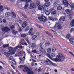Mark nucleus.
Returning a JSON list of instances; mask_svg holds the SVG:
<instances>
[{
  "instance_id": "f257e3e1",
  "label": "nucleus",
  "mask_w": 74,
  "mask_h": 74,
  "mask_svg": "<svg viewBox=\"0 0 74 74\" xmlns=\"http://www.w3.org/2000/svg\"><path fill=\"white\" fill-rule=\"evenodd\" d=\"M65 59V57L63 56L61 53H59L58 55L57 56L56 58L53 59V60L56 62H62L64 61V59Z\"/></svg>"
},
{
  "instance_id": "f03ea898",
  "label": "nucleus",
  "mask_w": 74,
  "mask_h": 74,
  "mask_svg": "<svg viewBox=\"0 0 74 74\" xmlns=\"http://www.w3.org/2000/svg\"><path fill=\"white\" fill-rule=\"evenodd\" d=\"M19 48V46H17L16 47H15L14 49V48L10 47L8 48L9 49V51H8L9 53H12V54H14L15 53V52L16 51V49H18V48Z\"/></svg>"
},
{
  "instance_id": "7ed1b4c3",
  "label": "nucleus",
  "mask_w": 74,
  "mask_h": 74,
  "mask_svg": "<svg viewBox=\"0 0 74 74\" xmlns=\"http://www.w3.org/2000/svg\"><path fill=\"white\" fill-rule=\"evenodd\" d=\"M23 1H25V3H27L25 6L24 7V8L25 10L27 9V8L29 7V3H30L32 2V0H22Z\"/></svg>"
},
{
  "instance_id": "20e7f679",
  "label": "nucleus",
  "mask_w": 74,
  "mask_h": 74,
  "mask_svg": "<svg viewBox=\"0 0 74 74\" xmlns=\"http://www.w3.org/2000/svg\"><path fill=\"white\" fill-rule=\"evenodd\" d=\"M38 19L41 22H45L47 21V18L45 16H42L38 18Z\"/></svg>"
},
{
  "instance_id": "39448f33",
  "label": "nucleus",
  "mask_w": 74,
  "mask_h": 74,
  "mask_svg": "<svg viewBox=\"0 0 74 74\" xmlns=\"http://www.w3.org/2000/svg\"><path fill=\"white\" fill-rule=\"evenodd\" d=\"M2 32H8L10 31V29L8 28V27H5L2 29Z\"/></svg>"
},
{
  "instance_id": "423d86ee",
  "label": "nucleus",
  "mask_w": 74,
  "mask_h": 74,
  "mask_svg": "<svg viewBox=\"0 0 74 74\" xmlns=\"http://www.w3.org/2000/svg\"><path fill=\"white\" fill-rule=\"evenodd\" d=\"M47 56L51 60H52V58H54L55 57V54L53 53H51V54H47Z\"/></svg>"
},
{
  "instance_id": "0eeeda50",
  "label": "nucleus",
  "mask_w": 74,
  "mask_h": 74,
  "mask_svg": "<svg viewBox=\"0 0 74 74\" xmlns=\"http://www.w3.org/2000/svg\"><path fill=\"white\" fill-rule=\"evenodd\" d=\"M65 7H67L69 5L68 2L66 0H63L62 1Z\"/></svg>"
},
{
  "instance_id": "6e6552de",
  "label": "nucleus",
  "mask_w": 74,
  "mask_h": 74,
  "mask_svg": "<svg viewBox=\"0 0 74 74\" xmlns=\"http://www.w3.org/2000/svg\"><path fill=\"white\" fill-rule=\"evenodd\" d=\"M33 29L32 28H31L28 32V34L32 36L34 34L33 32L32 31Z\"/></svg>"
},
{
  "instance_id": "1a4fd4ad",
  "label": "nucleus",
  "mask_w": 74,
  "mask_h": 74,
  "mask_svg": "<svg viewBox=\"0 0 74 74\" xmlns=\"http://www.w3.org/2000/svg\"><path fill=\"white\" fill-rule=\"evenodd\" d=\"M42 8L43 10V11H44L45 14H46L47 15H49L50 14V12H49V11L47 10H45V7L43 8V7Z\"/></svg>"
},
{
  "instance_id": "9d476101",
  "label": "nucleus",
  "mask_w": 74,
  "mask_h": 74,
  "mask_svg": "<svg viewBox=\"0 0 74 74\" xmlns=\"http://www.w3.org/2000/svg\"><path fill=\"white\" fill-rule=\"evenodd\" d=\"M50 11L51 14L55 15V14H56V10L53 9H50Z\"/></svg>"
},
{
  "instance_id": "9b49d317",
  "label": "nucleus",
  "mask_w": 74,
  "mask_h": 74,
  "mask_svg": "<svg viewBox=\"0 0 74 74\" xmlns=\"http://www.w3.org/2000/svg\"><path fill=\"white\" fill-rule=\"evenodd\" d=\"M36 7V4L34 3H31L30 5V9H33Z\"/></svg>"
},
{
  "instance_id": "f8f14e48",
  "label": "nucleus",
  "mask_w": 74,
  "mask_h": 74,
  "mask_svg": "<svg viewBox=\"0 0 74 74\" xmlns=\"http://www.w3.org/2000/svg\"><path fill=\"white\" fill-rule=\"evenodd\" d=\"M31 69L30 68H29L28 67H25L23 70V71L24 72H26V71H30Z\"/></svg>"
},
{
  "instance_id": "ddd939ff",
  "label": "nucleus",
  "mask_w": 74,
  "mask_h": 74,
  "mask_svg": "<svg viewBox=\"0 0 74 74\" xmlns=\"http://www.w3.org/2000/svg\"><path fill=\"white\" fill-rule=\"evenodd\" d=\"M65 12L66 13V14H68V15H69V14L71 13V10L69 9H66L65 10Z\"/></svg>"
},
{
  "instance_id": "4468645a",
  "label": "nucleus",
  "mask_w": 74,
  "mask_h": 74,
  "mask_svg": "<svg viewBox=\"0 0 74 74\" xmlns=\"http://www.w3.org/2000/svg\"><path fill=\"white\" fill-rule=\"evenodd\" d=\"M10 14L11 15V16L12 18H16V15L14 12H11Z\"/></svg>"
},
{
  "instance_id": "2eb2a0df",
  "label": "nucleus",
  "mask_w": 74,
  "mask_h": 74,
  "mask_svg": "<svg viewBox=\"0 0 74 74\" xmlns=\"http://www.w3.org/2000/svg\"><path fill=\"white\" fill-rule=\"evenodd\" d=\"M69 41H70V43L71 44H74V39L72 38H71L69 39Z\"/></svg>"
},
{
  "instance_id": "dca6fc26",
  "label": "nucleus",
  "mask_w": 74,
  "mask_h": 74,
  "mask_svg": "<svg viewBox=\"0 0 74 74\" xmlns=\"http://www.w3.org/2000/svg\"><path fill=\"white\" fill-rule=\"evenodd\" d=\"M60 21H65V17L64 16L61 17L59 19Z\"/></svg>"
},
{
  "instance_id": "f3484780",
  "label": "nucleus",
  "mask_w": 74,
  "mask_h": 74,
  "mask_svg": "<svg viewBox=\"0 0 74 74\" xmlns=\"http://www.w3.org/2000/svg\"><path fill=\"white\" fill-rule=\"evenodd\" d=\"M11 54L10 53L8 52V53L6 52H5L4 53V55H6L7 57H8V56H10Z\"/></svg>"
},
{
  "instance_id": "a211bd4d",
  "label": "nucleus",
  "mask_w": 74,
  "mask_h": 74,
  "mask_svg": "<svg viewBox=\"0 0 74 74\" xmlns=\"http://www.w3.org/2000/svg\"><path fill=\"white\" fill-rule=\"evenodd\" d=\"M45 33H46L47 34H48V36H51L52 37H53L52 35H51V33H49V32L47 31H45Z\"/></svg>"
},
{
  "instance_id": "6ab92c4d",
  "label": "nucleus",
  "mask_w": 74,
  "mask_h": 74,
  "mask_svg": "<svg viewBox=\"0 0 74 74\" xmlns=\"http://www.w3.org/2000/svg\"><path fill=\"white\" fill-rule=\"evenodd\" d=\"M27 26V24L25 23H23L22 25V27L23 28H25V27H26Z\"/></svg>"
},
{
  "instance_id": "aec40b11",
  "label": "nucleus",
  "mask_w": 74,
  "mask_h": 74,
  "mask_svg": "<svg viewBox=\"0 0 74 74\" xmlns=\"http://www.w3.org/2000/svg\"><path fill=\"white\" fill-rule=\"evenodd\" d=\"M20 14L21 15H22L23 17H24L25 18H27V16L24 14L23 13H22V12H19Z\"/></svg>"
},
{
  "instance_id": "412c9836",
  "label": "nucleus",
  "mask_w": 74,
  "mask_h": 74,
  "mask_svg": "<svg viewBox=\"0 0 74 74\" xmlns=\"http://www.w3.org/2000/svg\"><path fill=\"white\" fill-rule=\"evenodd\" d=\"M47 60H48V61L49 62V63L51 64V65H55V64L53 63V62L51 61V60H50L49 59H48V58H47Z\"/></svg>"
},
{
  "instance_id": "4be33fe9",
  "label": "nucleus",
  "mask_w": 74,
  "mask_h": 74,
  "mask_svg": "<svg viewBox=\"0 0 74 74\" xmlns=\"http://www.w3.org/2000/svg\"><path fill=\"white\" fill-rule=\"evenodd\" d=\"M69 6L71 7L72 10H73L74 9V6L72 3H70L69 4Z\"/></svg>"
},
{
  "instance_id": "5701e85b",
  "label": "nucleus",
  "mask_w": 74,
  "mask_h": 74,
  "mask_svg": "<svg viewBox=\"0 0 74 74\" xmlns=\"http://www.w3.org/2000/svg\"><path fill=\"white\" fill-rule=\"evenodd\" d=\"M70 25L71 26H74V19L71 22Z\"/></svg>"
},
{
  "instance_id": "b1692460",
  "label": "nucleus",
  "mask_w": 74,
  "mask_h": 74,
  "mask_svg": "<svg viewBox=\"0 0 74 74\" xmlns=\"http://www.w3.org/2000/svg\"><path fill=\"white\" fill-rule=\"evenodd\" d=\"M50 5H51V3L50 2L45 3V6L47 7H49Z\"/></svg>"
},
{
  "instance_id": "393cba45",
  "label": "nucleus",
  "mask_w": 74,
  "mask_h": 74,
  "mask_svg": "<svg viewBox=\"0 0 74 74\" xmlns=\"http://www.w3.org/2000/svg\"><path fill=\"white\" fill-rule=\"evenodd\" d=\"M62 28V26L60 25H58L57 26V29L58 30H60Z\"/></svg>"
},
{
  "instance_id": "a878e982",
  "label": "nucleus",
  "mask_w": 74,
  "mask_h": 74,
  "mask_svg": "<svg viewBox=\"0 0 74 74\" xmlns=\"http://www.w3.org/2000/svg\"><path fill=\"white\" fill-rule=\"evenodd\" d=\"M42 8H43V7L42 6L40 5L38 7V9L39 10H40L41 11L42 10Z\"/></svg>"
},
{
  "instance_id": "bb28decb",
  "label": "nucleus",
  "mask_w": 74,
  "mask_h": 74,
  "mask_svg": "<svg viewBox=\"0 0 74 74\" xmlns=\"http://www.w3.org/2000/svg\"><path fill=\"white\" fill-rule=\"evenodd\" d=\"M10 15V13L9 12H7L6 13H5V16L6 17H8V16H9Z\"/></svg>"
},
{
  "instance_id": "cd10ccee",
  "label": "nucleus",
  "mask_w": 74,
  "mask_h": 74,
  "mask_svg": "<svg viewBox=\"0 0 74 74\" xmlns=\"http://www.w3.org/2000/svg\"><path fill=\"white\" fill-rule=\"evenodd\" d=\"M50 44V42H49V41H47L45 43V45L46 46H47V47H48V46H49Z\"/></svg>"
},
{
  "instance_id": "c85d7f7f",
  "label": "nucleus",
  "mask_w": 74,
  "mask_h": 74,
  "mask_svg": "<svg viewBox=\"0 0 74 74\" xmlns=\"http://www.w3.org/2000/svg\"><path fill=\"white\" fill-rule=\"evenodd\" d=\"M62 9V6L60 5L58 6L57 8V9L58 10H59L60 11V10H61Z\"/></svg>"
},
{
  "instance_id": "c756f323",
  "label": "nucleus",
  "mask_w": 74,
  "mask_h": 74,
  "mask_svg": "<svg viewBox=\"0 0 74 74\" xmlns=\"http://www.w3.org/2000/svg\"><path fill=\"white\" fill-rule=\"evenodd\" d=\"M12 32L13 34H14V35H15V34H16L17 33L18 31H16L14 30L12 31Z\"/></svg>"
},
{
  "instance_id": "7c9ffc66",
  "label": "nucleus",
  "mask_w": 74,
  "mask_h": 74,
  "mask_svg": "<svg viewBox=\"0 0 74 74\" xmlns=\"http://www.w3.org/2000/svg\"><path fill=\"white\" fill-rule=\"evenodd\" d=\"M4 10V7H3L2 6H1L0 7V11H3Z\"/></svg>"
},
{
  "instance_id": "2f4dec72",
  "label": "nucleus",
  "mask_w": 74,
  "mask_h": 74,
  "mask_svg": "<svg viewBox=\"0 0 74 74\" xmlns=\"http://www.w3.org/2000/svg\"><path fill=\"white\" fill-rule=\"evenodd\" d=\"M29 29H30V28L29 26H27L26 27L25 31V32H28Z\"/></svg>"
},
{
  "instance_id": "473e14b6",
  "label": "nucleus",
  "mask_w": 74,
  "mask_h": 74,
  "mask_svg": "<svg viewBox=\"0 0 74 74\" xmlns=\"http://www.w3.org/2000/svg\"><path fill=\"white\" fill-rule=\"evenodd\" d=\"M36 38H37V36L36 35H34L32 36V40H34Z\"/></svg>"
},
{
  "instance_id": "72a5a7b5",
  "label": "nucleus",
  "mask_w": 74,
  "mask_h": 74,
  "mask_svg": "<svg viewBox=\"0 0 74 74\" xmlns=\"http://www.w3.org/2000/svg\"><path fill=\"white\" fill-rule=\"evenodd\" d=\"M40 51L42 52H44V49L42 48V47H40Z\"/></svg>"
},
{
  "instance_id": "f704fd0d",
  "label": "nucleus",
  "mask_w": 74,
  "mask_h": 74,
  "mask_svg": "<svg viewBox=\"0 0 74 74\" xmlns=\"http://www.w3.org/2000/svg\"><path fill=\"white\" fill-rule=\"evenodd\" d=\"M47 51L49 53H51V49L50 48H48L47 49Z\"/></svg>"
},
{
  "instance_id": "c9c22d12",
  "label": "nucleus",
  "mask_w": 74,
  "mask_h": 74,
  "mask_svg": "<svg viewBox=\"0 0 74 74\" xmlns=\"http://www.w3.org/2000/svg\"><path fill=\"white\" fill-rule=\"evenodd\" d=\"M49 62L47 60H45V63L46 64H47V65H49V66L51 65L49 63H48Z\"/></svg>"
},
{
  "instance_id": "e433bc0d",
  "label": "nucleus",
  "mask_w": 74,
  "mask_h": 74,
  "mask_svg": "<svg viewBox=\"0 0 74 74\" xmlns=\"http://www.w3.org/2000/svg\"><path fill=\"white\" fill-rule=\"evenodd\" d=\"M9 46V44H8L7 45H3V48H7Z\"/></svg>"
},
{
  "instance_id": "4c0bfd02",
  "label": "nucleus",
  "mask_w": 74,
  "mask_h": 74,
  "mask_svg": "<svg viewBox=\"0 0 74 74\" xmlns=\"http://www.w3.org/2000/svg\"><path fill=\"white\" fill-rule=\"evenodd\" d=\"M9 59L10 60H14V57L12 56H11L9 57Z\"/></svg>"
},
{
  "instance_id": "58836bf2",
  "label": "nucleus",
  "mask_w": 74,
  "mask_h": 74,
  "mask_svg": "<svg viewBox=\"0 0 74 74\" xmlns=\"http://www.w3.org/2000/svg\"><path fill=\"white\" fill-rule=\"evenodd\" d=\"M31 47L32 48H35V47H36V45L34 43H32V45L31 46Z\"/></svg>"
},
{
  "instance_id": "ea45409f",
  "label": "nucleus",
  "mask_w": 74,
  "mask_h": 74,
  "mask_svg": "<svg viewBox=\"0 0 74 74\" xmlns=\"http://www.w3.org/2000/svg\"><path fill=\"white\" fill-rule=\"evenodd\" d=\"M22 37H25L26 36V34H22L21 35Z\"/></svg>"
},
{
  "instance_id": "a19ab883",
  "label": "nucleus",
  "mask_w": 74,
  "mask_h": 74,
  "mask_svg": "<svg viewBox=\"0 0 74 74\" xmlns=\"http://www.w3.org/2000/svg\"><path fill=\"white\" fill-rule=\"evenodd\" d=\"M49 19L51 21H54V19L52 17H49Z\"/></svg>"
},
{
  "instance_id": "79ce46f5",
  "label": "nucleus",
  "mask_w": 74,
  "mask_h": 74,
  "mask_svg": "<svg viewBox=\"0 0 74 74\" xmlns=\"http://www.w3.org/2000/svg\"><path fill=\"white\" fill-rule=\"evenodd\" d=\"M26 45V46H27V44L25 42L23 44H22L21 43H20V45Z\"/></svg>"
},
{
  "instance_id": "37998d69",
  "label": "nucleus",
  "mask_w": 74,
  "mask_h": 74,
  "mask_svg": "<svg viewBox=\"0 0 74 74\" xmlns=\"http://www.w3.org/2000/svg\"><path fill=\"white\" fill-rule=\"evenodd\" d=\"M18 22H19V23H20V24H21L22 22V20L21 18H19L18 19Z\"/></svg>"
},
{
  "instance_id": "c03bdc74",
  "label": "nucleus",
  "mask_w": 74,
  "mask_h": 74,
  "mask_svg": "<svg viewBox=\"0 0 74 74\" xmlns=\"http://www.w3.org/2000/svg\"><path fill=\"white\" fill-rule=\"evenodd\" d=\"M25 66L22 65H21L19 66V67H20V69H23V68Z\"/></svg>"
},
{
  "instance_id": "a18cd8bd",
  "label": "nucleus",
  "mask_w": 74,
  "mask_h": 74,
  "mask_svg": "<svg viewBox=\"0 0 74 74\" xmlns=\"http://www.w3.org/2000/svg\"><path fill=\"white\" fill-rule=\"evenodd\" d=\"M12 63L13 64H16V61H15L14 60H12Z\"/></svg>"
},
{
  "instance_id": "49530a36",
  "label": "nucleus",
  "mask_w": 74,
  "mask_h": 74,
  "mask_svg": "<svg viewBox=\"0 0 74 74\" xmlns=\"http://www.w3.org/2000/svg\"><path fill=\"white\" fill-rule=\"evenodd\" d=\"M43 44V43L41 42L39 45V47H42V46Z\"/></svg>"
},
{
  "instance_id": "de8ad7c7",
  "label": "nucleus",
  "mask_w": 74,
  "mask_h": 74,
  "mask_svg": "<svg viewBox=\"0 0 74 74\" xmlns=\"http://www.w3.org/2000/svg\"><path fill=\"white\" fill-rule=\"evenodd\" d=\"M38 72H40V71H42V69H41V67H40L38 69Z\"/></svg>"
},
{
  "instance_id": "09e8293b",
  "label": "nucleus",
  "mask_w": 74,
  "mask_h": 74,
  "mask_svg": "<svg viewBox=\"0 0 74 74\" xmlns=\"http://www.w3.org/2000/svg\"><path fill=\"white\" fill-rule=\"evenodd\" d=\"M35 25L36 26H37L38 27H39V28H41V27H40V25H38V24L37 23L35 24Z\"/></svg>"
},
{
  "instance_id": "8fccbe9b",
  "label": "nucleus",
  "mask_w": 74,
  "mask_h": 74,
  "mask_svg": "<svg viewBox=\"0 0 74 74\" xmlns=\"http://www.w3.org/2000/svg\"><path fill=\"white\" fill-rule=\"evenodd\" d=\"M25 40L27 42V43L29 45L30 44V43H29V40H28V38L25 39Z\"/></svg>"
},
{
  "instance_id": "3c124183",
  "label": "nucleus",
  "mask_w": 74,
  "mask_h": 74,
  "mask_svg": "<svg viewBox=\"0 0 74 74\" xmlns=\"http://www.w3.org/2000/svg\"><path fill=\"white\" fill-rule=\"evenodd\" d=\"M70 35L68 34L66 36V38H68V39H69L70 38Z\"/></svg>"
},
{
  "instance_id": "603ef678",
  "label": "nucleus",
  "mask_w": 74,
  "mask_h": 74,
  "mask_svg": "<svg viewBox=\"0 0 74 74\" xmlns=\"http://www.w3.org/2000/svg\"><path fill=\"white\" fill-rule=\"evenodd\" d=\"M21 27H19V28L18 29V32H22V29H21Z\"/></svg>"
},
{
  "instance_id": "864d4df0",
  "label": "nucleus",
  "mask_w": 74,
  "mask_h": 74,
  "mask_svg": "<svg viewBox=\"0 0 74 74\" xmlns=\"http://www.w3.org/2000/svg\"><path fill=\"white\" fill-rule=\"evenodd\" d=\"M52 32H54V34H55V35H57L58 34H57V33H56V32H55V31H53V30H52Z\"/></svg>"
},
{
  "instance_id": "5fc2aeb1",
  "label": "nucleus",
  "mask_w": 74,
  "mask_h": 74,
  "mask_svg": "<svg viewBox=\"0 0 74 74\" xmlns=\"http://www.w3.org/2000/svg\"><path fill=\"white\" fill-rule=\"evenodd\" d=\"M53 52H55L56 51V48H53L52 49Z\"/></svg>"
},
{
  "instance_id": "6e6d98bb",
  "label": "nucleus",
  "mask_w": 74,
  "mask_h": 74,
  "mask_svg": "<svg viewBox=\"0 0 74 74\" xmlns=\"http://www.w3.org/2000/svg\"><path fill=\"white\" fill-rule=\"evenodd\" d=\"M14 25H12V26L10 27V28L12 30H13L14 29Z\"/></svg>"
},
{
  "instance_id": "4d7b16f0",
  "label": "nucleus",
  "mask_w": 74,
  "mask_h": 74,
  "mask_svg": "<svg viewBox=\"0 0 74 74\" xmlns=\"http://www.w3.org/2000/svg\"><path fill=\"white\" fill-rule=\"evenodd\" d=\"M18 46L19 47L18 48H20L21 49H22L23 48V47L21 45L19 46V45H18Z\"/></svg>"
},
{
  "instance_id": "13d9d810",
  "label": "nucleus",
  "mask_w": 74,
  "mask_h": 74,
  "mask_svg": "<svg viewBox=\"0 0 74 74\" xmlns=\"http://www.w3.org/2000/svg\"><path fill=\"white\" fill-rule=\"evenodd\" d=\"M3 21L4 22V23H6V19H4L3 20Z\"/></svg>"
},
{
  "instance_id": "bf43d9fd",
  "label": "nucleus",
  "mask_w": 74,
  "mask_h": 74,
  "mask_svg": "<svg viewBox=\"0 0 74 74\" xmlns=\"http://www.w3.org/2000/svg\"><path fill=\"white\" fill-rule=\"evenodd\" d=\"M56 25L54 26L55 27H56L57 26V25H58V23L56 22Z\"/></svg>"
},
{
  "instance_id": "052dcab7",
  "label": "nucleus",
  "mask_w": 74,
  "mask_h": 74,
  "mask_svg": "<svg viewBox=\"0 0 74 74\" xmlns=\"http://www.w3.org/2000/svg\"><path fill=\"white\" fill-rule=\"evenodd\" d=\"M40 3L39 2H38L37 3V6H38L39 5L40 6Z\"/></svg>"
},
{
  "instance_id": "680f3d73",
  "label": "nucleus",
  "mask_w": 74,
  "mask_h": 74,
  "mask_svg": "<svg viewBox=\"0 0 74 74\" xmlns=\"http://www.w3.org/2000/svg\"><path fill=\"white\" fill-rule=\"evenodd\" d=\"M32 52H34V53H36V52H37V51L36 50H32Z\"/></svg>"
},
{
  "instance_id": "e2e57ef3",
  "label": "nucleus",
  "mask_w": 74,
  "mask_h": 74,
  "mask_svg": "<svg viewBox=\"0 0 74 74\" xmlns=\"http://www.w3.org/2000/svg\"><path fill=\"white\" fill-rule=\"evenodd\" d=\"M73 31H74V29L73 28H72L71 30V32H73Z\"/></svg>"
},
{
  "instance_id": "0e129e2a",
  "label": "nucleus",
  "mask_w": 74,
  "mask_h": 74,
  "mask_svg": "<svg viewBox=\"0 0 74 74\" xmlns=\"http://www.w3.org/2000/svg\"><path fill=\"white\" fill-rule=\"evenodd\" d=\"M32 62H36V61L35 60H34L33 59H32Z\"/></svg>"
},
{
  "instance_id": "69168bd1",
  "label": "nucleus",
  "mask_w": 74,
  "mask_h": 74,
  "mask_svg": "<svg viewBox=\"0 0 74 74\" xmlns=\"http://www.w3.org/2000/svg\"><path fill=\"white\" fill-rule=\"evenodd\" d=\"M10 1L12 3H14L15 1V0H10Z\"/></svg>"
},
{
  "instance_id": "338daca9",
  "label": "nucleus",
  "mask_w": 74,
  "mask_h": 74,
  "mask_svg": "<svg viewBox=\"0 0 74 74\" xmlns=\"http://www.w3.org/2000/svg\"><path fill=\"white\" fill-rule=\"evenodd\" d=\"M31 65L32 66H34V63H31Z\"/></svg>"
},
{
  "instance_id": "774afa93",
  "label": "nucleus",
  "mask_w": 74,
  "mask_h": 74,
  "mask_svg": "<svg viewBox=\"0 0 74 74\" xmlns=\"http://www.w3.org/2000/svg\"><path fill=\"white\" fill-rule=\"evenodd\" d=\"M6 9H7V10H10V9L8 7L6 8Z\"/></svg>"
}]
</instances>
